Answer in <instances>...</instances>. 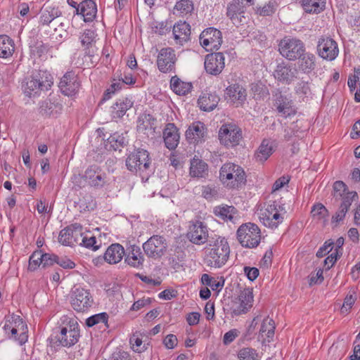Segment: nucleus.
<instances>
[{
    "mask_svg": "<svg viewBox=\"0 0 360 360\" xmlns=\"http://www.w3.org/2000/svg\"><path fill=\"white\" fill-rule=\"evenodd\" d=\"M171 89L178 95H186L192 89V84L181 80L177 76H174L170 80Z\"/></svg>",
    "mask_w": 360,
    "mask_h": 360,
    "instance_id": "obj_42",
    "label": "nucleus"
},
{
    "mask_svg": "<svg viewBox=\"0 0 360 360\" xmlns=\"http://www.w3.org/2000/svg\"><path fill=\"white\" fill-rule=\"evenodd\" d=\"M57 16V12L52 8L51 11L44 10L40 17V21L42 25H49Z\"/></svg>",
    "mask_w": 360,
    "mask_h": 360,
    "instance_id": "obj_57",
    "label": "nucleus"
},
{
    "mask_svg": "<svg viewBox=\"0 0 360 360\" xmlns=\"http://www.w3.org/2000/svg\"><path fill=\"white\" fill-rule=\"evenodd\" d=\"M296 127H298V121L293 123L292 127L285 129L284 139L286 141L291 140L293 136L301 138V135L297 133V131H295Z\"/></svg>",
    "mask_w": 360,
    "mask_h": 360,
    "instance_id": "obj_61",
    "label": "nucleus"
},
{
    "mask_svg": "<svg viewBox=\"0 0 360 360\" xmlns=\"http://www.w3.org/2000/svg\"><path fill=\"white\" fill-rule=\"evenodd\" d=\"M238 357L239 360H260L257 352L250 347H245L241 349L238 353Z\"/></svg>",
    "mask_w": 360,
    "mask_h": 360,
    "instance_id": "obj_49",
    "label": "nucleus"
},
{
    "mask_svg": "<svg viewBox=\"0 0 360 360\" xmlns=\"http://www.w3.org/2000/svg\"><path fill=\"white\" fill-rule=\"evenodd\" d=\"M297 70L292 64L281 63H279L274 72V77L278 81L290 84L297 78Z\"/></svg>",
    "mask_w": 360,
    "mask_h": 360,
    "instance_id": "obj_23",
    "label": "nucleus"
},
{
    "mask_svg": "<svg viewBox=\"0 0 360 360\" xmlns=\"http://www.w3.org/2000/svg\"><path fill=\"white\" fill-rule=\"evenodd\" d=\"M187 237L192 243L199 245L208 243L210 238L207 225L200 221L191 222Z\"/></svg>",
    "mask_w": 360,
    "mask_h": 360,
    "instance_id": "obj_13",
    "label": "nucleus"
},
{
    "mask_svg": "<svg viewBox=\"0 0 360 360\" xmlns=\"http://www.w3.org/2000/svg\"><path fill=\"white\" fill-rule=\"evenodd\" d=\"M176 57L172 48L166 47L160 50L157 56V66L163 73H167L174 70Z\"/></svg>",
    "mask_w": 360,
    "mask_h": 360,
    "instance_id": "obj_15",
    "label": "nucleus"
},
{
    "mask_svg": "<svg viewBox=\"0 0 360 360\" xmlns=\"http://www.w3.org/2000/svg\"><path fill=\"white\" fill-rule=\"evenodd\" d=\"M79 336L77 323L70 321L65 326L56 328L49 340L51 347H70L78 342Z\"/></svg>",
    "mask_w": 360,
    "mask_h": 360,
    "instance_id": "obj_2",
    "label": "nucleus"
},
{
    "mask_svg": "<svg viewBox=\"0 0 360 360\" xmlns=\"http://www.w3.org/2000/svg\"><path fill=\"white\" fill-rule=\"evenodd\" d=\"M84 178L91 186L96 188H101L107 182L105 173L97 165L89 167L84 172Z\"/></svg>",
    "mask_w": 360,
    "mask_h": 360,
    "instance_id": "obj_22",
    "label": "nucleus"
},
{
    "mask_svg": "<svg viewBox=\"0 0 360 360\" xmlns=\"http://www.w3.org/2000/svg\"><path fill=\"white\" fill-rule=\"evenodd\" d=\"M206 132L207 129L202 122H195L186 130V137L189 143L197 144L204 141Z\"/></svg>",
    "mask_w": 360,
    "mask_h": 360,
    "instance_id": "obj_24",
    "label": "nucleus"
},
{
    "mask_svg": "<svg viewBox=\"0 0 360 360\" xmlns=\"http://www.w3.org/2000/svg\"><path fill=\"white\" fill-rule=\"evenodd\" d=\"M53 77L45 71H39L26 79L22 85L24 93L29 96H35L41 91H47L53 84Z\"/></svg>",
    "mask_w": 360,
    "mask_h": 360,
    "instance_id": "obj_4",
    "label": "nucleus"
},
{
    "mask_svg": "<svg viewBox=\"0 0 360 360\" xmlns=\"http://www.w3.org/2000/svg\"><path fill=\"white\" fill-rule=\"evenodd\" d=\"M281 56L289 60H295L305 51L304 43L296 38L284 37L278 44Z\"/></svg>",
    "mask_w": 360,
    "mask_h": 360,
    "instance_id": "obj_7",
    "label": "nucleus"
},
{
    "mask_svg": "<svg viewBox=\"0 0 360 360\" xmlns=\"http://www.w3.org/2000/svg\"><path fill=\"white\" fill-rule=\"evenodd\" d=\"M297 59L298 70L301 72L309 75L315 70L316 58L314 54L304 51Z\"/></svg>",
    "mask_w": 360,
    "mask_h": 360,
    "instance_id": "obj_31",
    "label": "nucleus"
},
{
    "mask_svg": "<svg viewBox=\"0 0 360 360\" xmlns=\"http://www.w3.org/2000/svg\"><path fill=\"white\" fill-rule=\"evenodd\" d=\"M82 226L75 223L62 229L58 236V241L63 245L72 246L79 242L82 238Z\"/></svg>",
    "mask_w": 360,
    "mask_h": 360,
    "instance_id": "obj_16",
    "label": "nucleus"
},
{
    "mask_svg": "<svg viewBox=\"0 0 360 360\" xmlns=\"http://www.w3.org/2000/svg\"><path fill=\"white\" fill-rule=\"evenodd\" d=\"M275 332V323L272 319L269 317L264 318L261 323L259 330V338L269 342L274 338Z\"/></svg>",
    "mask_w": 360,
    "mask_h": 360,
    "instance_id": "obj_38",
    "label": "nucleus"
},
{
    "mask_svg": "<svg viewBox=\"0 0 360 360\" xmlns=\"http://www.w3.org/2000/svg\"><path fill=\"white\" fill-rule=\"evenodd\" d=\"M43 253L41 251H36L32 253L29 259L28 269L34 271L40 265L42 266Z\"/></svg>",
    "mask_w": 360,
    "mask_h": 360,
    "instance_id": "obj_53",
    "label": "nucleus"
},
{
    "mask_svg": "<svg viewBox=\"0 0 360 360\" xmlns=\"http://www.w3.org/2000/svg\"><path fill=\"white\" fill-rule=\"evenodd\" d=\"M3 329L8 338L18 341L20 345L27 341V326L20 316L13 314L6 316L4 319Z\"/></svg>",
    "mask_w": 360,
    "mask_h": 360,
    "instance_id": "obj_3",
    "label": "nucleus"
},
{
    "mask_svg": "<svg viewBox=\"0 0 360 360\" xmlns=\"http://www.w3.org/2000/svg\"><path fill=\"white\" fill-rule=\"evenodd\" d=\"M207 174V165L195 156L191 160L190 174L193 177L202 178Z\"/></svg>",
    "mask_w": 360,
    "mask_h": 360,
    "instance_id": "obj_40",
    "label": "nucleus"
},
{
    "mask_svg": "<svg viewBox=\"0 0 360 360\" xmlns=\"http://www.w3.org/2000/svg\"><path fill=\"white\" fill-rule=\"evenodd\" d=\"M219 139L221 144L226 147L239 144L242 139L240 129L234 124H223L219 131Z\"/></svg>",
    "mask_w": 360,
    "mask_h": 360,
    "instance_id": "obj_10",
    "label": "nucleus"
},
{
    "mask_svg": "<svg viewBox=\"0 0 360 360\" xmlns=\"http://www.w3.org/2000/svg\"><path fill=\"white\" fill-rule=\"evenodd\" d=\"M163 139L165 146L174 150L179 144V134L178 129L173 123H168L163 131Z\"/></svg>",
    "mask_w": 360,
    "mask_h": 360,
    "instance_id": "obj_26",
    "label": "nucleus"
},
{
    "mask_svg": "<svg viewBox=\"0 0 360 360\" xmlns=\"http://www.w3.org/2000/svg\"><path fill=\"white\" fill-rule=\"evenodd\" d=\"M58 86L64 95L70 96L79 91L80 82L75 72H68L60 79Z\"/></svg>",
    "mask_w": 360,
    "mask_h": 360,
    "instance_id": "obj_20",
    "label": "nucleus"
},
{
    "mask_svg": "<svg viewBox=\"0 0 360 360\" xmlns=\"http://www.w3.org/2000/svg\"><path fill=\"white\" fill-rule=\"evenodd\" d=\"M319 56L324 60L332 61L339 54L338 43L330 37H322L317 43Z\"/></svg>",
    "mask_w": 360,
    "mask_h": 360,
    "instance_id": "obj_14",
    "label": "nucleus"
},
{
    "mask_svg": "<svg viewBox=\"0 0 360 360\" xmlns=\"http://www.w3.org/2000/svg\"><path fill=\"white\" fill-rule=\"evenodd\" d=\"M143 337L147 339V337L143 335V333L136 331L130 338L129 342L134 352L141 353L147 349V345H148V343L146 342V340H143Z\"/></svg>",
    "mask_w": 360,
    "mask_h": 360,
    "instance_id": "obj_43",
    "label": "nucleus"
},
{
    "mask_svg": "<svg viewBox=\"0 0 360 360\" xmlns=\"http://www.w3.org/2000/svg\"><path fill=\"white\" fill-rule=\"evenodd\" d=\"M243 13V6L236 1L230 3L227 6L226 15L236 26L243 25L245 22V17Z\"/></svg>",
    "mask_w": 360,
    "mask_h": 360,
    "instance_id": "obj_30",
    "label": "nucleus"
},
{
    "mask_svg": "<svg viewBox=\"0 0 360 360\" xmlns=\"http://www.w3.org/2000/svg\"><path fill=\"white\" fill-rule=\"evenodd\" d=\"M275 11V5L274 2L269 1L263 7L257 8V13L262 16H268L274 13Z\"/></svg>",
    "mask_w": 360,
    "mask_h": 360,
    "instance_id": "obj_60",
    "label": "nucleus"
},
{
    "mask_svg": "<svg viewBox=\"0 0 360 360\" xmlns=\"http://www.w3.org/2000/svg\"><path fill=\"white\" fill-rule=\"evenodd\" d=\"M56 264L60 265L63 269H72L75 266V262L70 260L67 257H59L58 256H57Z\"/></svg>",
    "mask_w": 360,
    "mask_h": 360,
    "instance_id": "obj_63",
    "label": "nucleus"
},
{
    "mask_svg": "<svg viewBox=\"0 0 360 360\" xmlns=\"http://www.w3.org/2000/svg\"><path fill=\"white\" fill-rule=\"evenodd\" d=\"M80 11L85 22H92L97 13L96 4L93 0H84L79 4Z\"/></svg>",
    "mask_w": 360,
    "mask_h": 360,
    "instance_id": "obj_37",
    "label": "nucleus"
},
{
    "mask_svg": "<svg viewBox=\"0 0 360 360\" xmlns=\"http://www.w3.org/2000/svg\"><path fill=\"white\" fill-rule=\"evenodd\" d=\"M39 113L43 116H56L62 110V105L56 101L46 99L39 104Z\"/></svg>",
    "mask_w": 360,
    "mask_h": 360,
    "instance_id": "obj_36",
    "label": "nucleus"
},
{
    "mask_svg": "<svg viewBox=\"0 0 360 360\" xmlns=\"http://www.w3.org/2000/svg\"><path fill=\"white\" fill-rule=\"evenodd\" d=\"M94 299L88 290L82 288H76L71 295V305L79 312H84L91 307Z\"/></svg>",
    "mask_w": 360,
    "mask_h": 360,
    "instance_id": "obj_11",
    "label": "nucleus"
},
{
    "mask_svg": "<svg viewBox=\"0 0 360 360\" xmlns=\"http://www.w3.org/2000/svg\"><path fill=\"white\" fill-rule=\"evenodd\" d=\"M201 281L204 285L210 286L213 290H219L223 285L224 281H217L214 278L211 277L207 274L202 275Z\"/></svg>",
    "mask_w": 360,
    "mask_h": 360,
    "instance_id": "obj_50",
    "label": "nucleus"
},
{
    "mask_svg": "<svg viewBox=\"0 0 360 360\" xmlns=\"http://www.w3.org/2000/svg\"><path fill=\"white\" fill-rule=\"evenodd\" d=\"M14 50L13 40L7 35H0V58H7L11 56Z\"/></svg>",
    "mask_w": 360,
    "mask_h": 360,
    "instance_id": "obj_41",
    "label": "nucleus"
},
{
    "mask_svg": "<svg viewBox=\"0 0 360 360\" xmlns=\"http://www.w3.org/2000/svg\"><path fill=\"white\" fill-rule=\"evenodd\" d=\"M134 102L129 98H122L118 99L111 106V117L112 120L121 119L133 106Z\"/></svg>",
    "mask_w": 360,
    "mask_h": 360,
    "instance_id": "obj_32",
    "label": "nucleus"
},
{
    "mask_svg": "<svg viewBox=\"0 0 360 360\" xmlns=\"http://www.w3.org/2000/svg\"><path fill=\"white\" fill-rule=\"evenodd\" d=\"M226 94L231 101L237 105L242 104L246 99V90L238 84H234L226 88Z\"/></svg>",
    "mask_w": 360,
    "mask_h": 360,
    "instance_id": "obj_34",
    "label": "nucleus"
},
{
    "mask_svg": "<svg viewBox=\"0 0 360 360\" xmlns=\"http://www.w3.org/2000/svg\"><path fill=\"white\" fill-rule=\"evenodd\" d=\"M295 94L303 101H307L312 98V92L309 83L305 81H300L297 83L295 87Z\"/></svg>",
    "mask_w": 360,
    "mask_h": 360,
    "instance_id": "obj_45",
    "label": "nucleus"
},
{
    "mask_svg": "<svg viewBox=\"0 0 360 360\" xmlns=\"http://www.w3.org/2000/svg\"><path fill=\"white\" fill-rule=\"evenodd\" d=\"M274 106L281 116L288 117L296 113V108L292 101L287 96L278 92L274 95Z\"/></svg>",
    "mask_w": 360,
    "mask_h": 360,
    "instance_id": "obj_21",
    "label": "nucleus"
},
{
    "mask_svg": "<svg viewBox=\"0 0 360 360\" xmlns=\"http://www.w3.org/2000/svg\"><path fill=\"white\" fill-rule=\"evenodd\" d=\"M150 160L146 150L138 148L130 153L126 160V166L131 172L146 171L149 167Z\"/></svg>",
    "mask_w": 360,
    "mask_h": 360,
    "instance_id": "obj_9",
    "label": "nucleus"
},
{
    "mask_svg": "<svg viewBox=\"0 0 360 360\" xmlns=\"http://www.w3.org/2000/svg\"><path fill=\"white\" fill-rule=\"evenodd\" d=\"M172 32L176 43L182 45L190 39L191 26L185 21H179L173 26Z\"/></svg>",
    "mask_w": 360,
    "mask_h": 360,
    "instance_id": "obj_27",
    "label": "nucleus"
},
{
    "mask_svg": "<svg viewBox=\"0 0 360 360\" xmlns=\"http://www.w3.org/2000/svg\"><path fill=\"white\" fill-rule=\"evenodd\" d=\"M342 200L340 207L348 211L349 207L354 201L357 200L358 195L355 191H347L341 198H338Z\"/></svg>",
    "mask_w": 360,
    "mask_h": 360,
    "instance_id": "obj_51",
    "label": "nucleus"
},
{
    "mask_svg": "<svg viewBox=\"0 0 360 360\" xmlns=\"http://www.w3.org/2000/svg\"><path fill=\"white\" fill-rule=\"evenodd\" d=\"M78 244L82 245L87 248H91L94 251L97 250L101 245V243L97 244L96 238L95 236H91L88 238L86 236H83L82 235V238H79V242Z\"/></svg>",
    "mask_w": 360,
    "mask_h": 360,
    "instance_id": "obj_55",
    "label": "nucleus"
},
{
    "mask_svg": "<svg viewBox=\"0 0 360 360\" xmlns=\"http://www.w3.org/2000/svg\"><path fill=\"white\" fill-rule=\"evenodd\" d=\"M355 300V292H352V293H351V292H349V293L346 296V297L344 300V302L341 308V312L342 314H347L349 311V310L352 308Z\"/></svg>",
    "mask_w": 360,
    "mask_h": 360,
    "instance_id": "obj_56",
    "label": "nucleus"
},
{
    "mask_svg": "<svg viewBox=\"0 0 360 360\" xmlns=\"http://www.w3.org/2000/svg\"><path fill=\"white\" fill-rule=\"evenodd\" d=\"M219 97L215 93H204L198 100L200 108L204 111H212L218 105Z\"/></svg>",
    "mask_w": 360,
    "mask_h": 360,
    "instance_id": "obj_35",
    "label": "nucleus"
},
{
    "mask_svg": "<svg viewBox=\"0 0 360 360\" xmlns=\"http://www.w3.org/2000/svg\"><path fill=\"white\" fill-rule=\"evenodd\" d=\"M193 4L191 0H180L174 7V14L177 15H186L193 11Z\"/></svg>",
    "mask_w": 360,
    "mask_h": 360,
    "instance_id": "obj_47",
    "label": "nucleus"
},
{
    "mask_svg": "<svg viewBox=\"0 0 360 360\" xmlns=\"http://www.w3.org/2000/svg\"><path fill=\"white\" fill-rule=\"evenodd\" d=\"M311 213L314 218L319 220L325 219L328 214V211L324 205L321 203H318L313 206Z\"/></svg>",
    "mask_w": 360,
    "mask_h": 360,
    "instance_id": "obj_54",
    "label": "nucleus"
},
{
    "mask_svg": "<svg viewBox=\"0 0 360 360\" xmlns=\"http://www.w3.org/2000/svg\"><path fill=\"white\" fill-rule=\"evenodd\" d=\"M57 255L49 253L43 254L42 267H49L56 264Z\"/></svg>",
    "mask_w": 360,
    "mask_h": 360,
    "instance_id": "obj_62",
    "label": "nucleus"
},
{
    "mask_svg": "<svg viewBox=\"0 0 360 360\" xmlns=\"http://www.w3.org/2000/svg\"><path fill=\"white\" fill-rule=\"evenodd\" d=\"M237 238L242 246L249 248H255L260 242V229L255 224H242L237 231Z\"/></svg>",
    "mask_w": 360,
    "mask_h": 360,
    "instance_id": "obj_6",
    "label": "nucleus"
},
{
    "mask_svg": "<svg viewBox=\"0 0 360 360\" xmlns=\"http://www.w3.org/2000/svg\"><path fill=\"white\" fill-rule=\"evenodd\" d=\"M214 213L224 221H232L236 213V210L233 206L222 205L215 207Z\"/></svg>",
    "mask_w": 360,
    "mask_h": 360,
    "instance_id": "obj_44",
    "label": "nucleus"
},
{
    "mask_svg": "<svg viewBox=\"0 0 360 360\" xmlns=\"http://www.w3.org/2000/svg\"><path fill=\"white\" fill-rule=\"evenodd\" d=\"M126 143V139L123 136V134H120L119 133H114L110 135L107 139V145L109 146L110 149H112L116 150L119 149L120 147H122Z\"/></svg>",
    "mask_w": 360,
    "mask_h": 360,
    "instance_id": "obj_48",
    "label": "nucleus"
},
{
    "mask_svg": "<svg viewBox=\"0 0 360 360\" xmlns=\"http://www.w3.org/2000/svg\"><path fill=\"white\" fill-rule=\"evenodd\" d=\"M224 54L221 52L207 55L204 63L206 72L212 75H219L224 68Z\"/></svg>",
    "mask_w": 360,
    "mask_h": 360,
    "instance_id": "obj_18",
    "label": "nucleus"
},
{
    "mask_svg": "<svg viewBox=\"0 0 360 360\" xmlns=\"http://www.w3.org/2000/svg\"><path fill=\"white\" fill-rule=\"evenodd\" d=\"M219 177L224 184L231 187H238L246 181V176L243 169L233 163H226L220 169Z\"/></svg>",
    "mask_w": 360,
    "mask_h": 360,
    "instance_id": "obj_5",
    "label": "nucleus"
},
{
    "mask_svg": "<svg viewBox=\"0 0 360 360\" xmlns=\"http://www.w3.org/2000/svg\"><path fill=\"white\" fill-rule=\"evenodd\" d=\"M108 316L106 313L103 312L91 316L86 321V323L89 327L94 326L98 323H102L107 326Z\"/></svg>",
    "mask_w": 360,
    "mask_h": 360,
    "instance_id": "obj_52",
    "label": "nucleus"
},
{
    "mask_svg": "<svg viewBox=\"0 0 360 360\" xmlns=\"http://www.w3.org/2000/svg\"><path fill=\"white\" fill-rule=\"evenodd\" d=\"M155 119L150 114L140 115L137 121V130L147 136L153 135L155 129Z\"/></svg>",
    "mask_w": 360,
    "mask_h": 360,
    "instance_id": "obj_28",
    "label": "nucleus"
},
{
    "mask_svg": "<svg viewBox=\"0 0 360 360\" xmlns=\"http://www.w3.org/2000/svg\"><path fill=\"white\" fill-rule=\"evenodd\" d=\"M333 190V195L336 200H338V198H341L344 194H345L348 191H347L346 184L340 181H338L334 183Z\"/></svg>",
    "mask_w": 360,
    "mask_h": 360,
    "instance_id": "obj_58",
    "label": "nucleus"
},
{
    "mask_svg": "<svg viewBox=\"0 0 360 360\" xmlns=\"http://www.w3.org/2000/svg\"><path fill=\"white\" fill-rule=\"evenodd\" d=\"M168 248V241L162 236L154 235L143 244V249L149 257H162Z\"/></svg>",
    "mask_w": 360,
    "mask_h": 360,
    "instance_id": "obj_8",
    "label": "nucleus"
},
{
    "mask_svg": "<svg viewBox=\"0 0 360 360\" xmlns=\"http://www.w3.org/2000/svg\"><path fill=\"white\" fill-rule=\"evenodd\" d=\"M200 43L207 51L218 50L222 44V34L214 27H209L202 32L200 35Z\"/></svg>",
    "mask_w": 360,
    "mask_h": 360,
    "instance_id": "obj_12",
    "label": "nucleus"
},
{
    "mask_svg": "<svg viewBox=\"0 0 360 360\" xmlns=\"http://www.w3.org/2000/svg\"><path fill=\"white\" fill-rule=\"evenodd\" d=\"M333 248V242L330 240L326 241L316 252L317 257H323L326 253L330 252Z\"/></svg>",
    "mask_w": 360,
    "mask_h": 360,
    "instance_id": "obj_64",
    "label": "nucleus"
},
{
    "mask_svg": "<svg viewBox=\"0 0 360 360\" xmlns=\"http://www.w3.org/2000/svg\"><path fill=\"white\" fill-rule=\"evenodd\" d=\"M153 32L160 35H164L169 32L170 26L165 21L155 22L152 27Z\"/></svg>",
    "mask_w": 360,
    "mask_h": 360,
    "instance_id": "obj_59",
    "label": "nucleus"
},
{
    "mask_svg": "<svg viewBox=\"0 0 360 360\" xmlns=\"http://www.w3.org/2000/svg\"><path fill=\"white\" fill-rule=\"evenodd\" d=\"M274 142L264 139L255 153V158L257 161L263 162L266 161L274 152Z\"/></svg>",
    "mask_w": 360,
    "mask_h": 360,
    "instance_id": "obj_39",
    "label": "nucleus"
},
{
    "mask_svg": "<svg viewBox=\"0 0 360 360\" xmlns=\"http://www.w3.org/2000/svg\"><path fill=\"white\" fill-rule=\"evenodd\" d=\"M304 10L307 13H319L326 5L325 0H301Z\"/></svg>",
    "mask_w": 360,
    "mask_h": 360,
    "instance_id": "obj_46",
    "label": "nucleus"
},
{
    "mask_svg": "<svg viewBox=\"0 0 360 360\" xmlns=\"http://www.w3.org/2000/svg\"><path fill=\"white\" fill-rule=\"evenodd\" d=\"M124 249L119 243H114L110 245L105 254L104 259L110 264H117L124 255Z\"/></svg>",
    "mask_w": 360,
    "mask_h": 360,
    "instance_id": "obj_33",
    "label": "nucleus"
},
{
    "mask_svg": "<svg viewBox=\"0 0 360 360\" xmlns=\"http://www.w3.org/2000/svg\"><path fill=\"white\" fill-rule=\"evenodd\" d=\"M124 262L131 267L141 269L144 262L141 248L136 245H131L128 248Z\"/></svg>",
    "mask_w": 360,
    "mask_h": 360,
    "instance_id": "obj_29",
    "label": "nucleus"
},
{
    "mask_svg": "<svg viewBox=\"0 0 360 360\" xmlns=\"http://www.w3.org/2000/svg\"><path fill=\"white\" fill-rule=\"evenodd\" d=\"M97 34L93 30H85L80 35L79 39L85 49V53L89 57L98 55V48L96 46Z\"/></svg>",
    "mask_w": 360,
    "mask_h": 360,
    "instance_id": "obj_25",
    "label": "nucleus"
},
{
    "mask_svg": "<svg viewBox=\"0 0 360 360\" xmlns=\"http://www.w3.org/2000/svg\"><path fill=\"white\" fill-rule=\"evenodd\" d=\"M253 294L252 289L245 288L238 296V301L232 307V313L238 316L245 314L252 307Z\"/></svg>",
    "mask_w": 360,
    "mask_h": 360,
    "instance_id": "obj_19",
    "label": "nucleus"
},
{
    "mask_svg": "<svg viewBox=\"0 0 360 360\" xmlns=\"http://www.w3.org/2000/svg\"><path fill=\"white\" fill-rule=\"evenodd\" d=\"M259 219L262 224L271 229H276L282 223L283 217L279 213L275 202L269 205L264 212L260 214Z\"/></svg>",
    "mask_w": 360,
    "mask_h": 360,
    "instance_id": "obj_17",
    "label": "nucleus"
},
{
    "mask_svg": "<svg viewBox=\"0 0 360 360\" xmlns=\"http://www.w3.org/2000/svg\"><path fill=\"white\" fill-rule=\"evenodd\" d=\"M210 248L206 250L205 263L214 268H220L227 262L230 248L228 242L221 236H211L207 243Z\"/></svg>",
    "mask_w": 360,
    "mask_h": 360,
    "instance_id": "obj_1",
    "label": "nucleus"
}]
</instances>
